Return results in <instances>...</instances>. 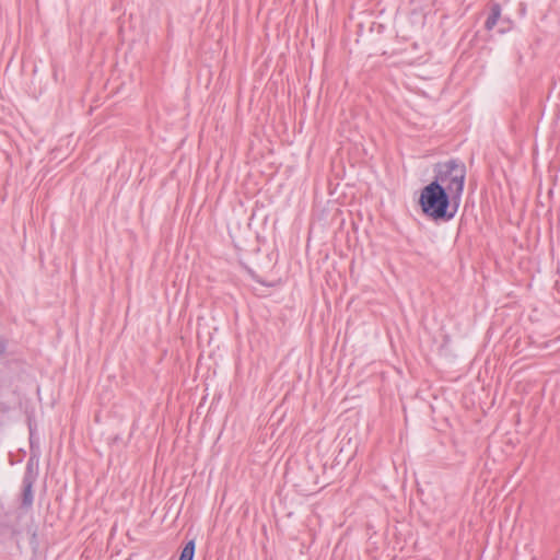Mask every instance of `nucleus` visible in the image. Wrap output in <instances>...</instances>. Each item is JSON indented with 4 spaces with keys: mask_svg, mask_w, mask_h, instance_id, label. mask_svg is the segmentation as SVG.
I'll list each match as a JSON object with an SVG mask.
<instances>
[{
    "mask_svg": "<svg viewBox=\"0 0 560 560\" xmlns=\"http://www.w3.org/2000/svg\"><path fill=\"white\" fill-rule=\"evenodd\" d=\"M434 180L453 197V203L458 205L464 190L466 166L456 160L438 163L434 166Z\"/></svg>",
    "mask_w": 560,
    "mask_h": 560,
    "instance_id": "obj_1",
    "label": "nucleus"
},
{
    "mask_svg": "<svg viewBox=\"0 0 560 560\" xmlns=\"http://www.w3.org/2000/svg\"><path fill=\"white\" fill-rule=\"evenodd\" d=\"M453 197L445 191L438 183H430L420 194L419 203L425 215L434 220H450L454 217L455 210L448 212Z\"/></svg>",
    "mask_w": 560,
    "mask_h": 560,
    "instance_id": "obj_2",
    "label": "nucleus"
},
{
    "mask_svg": "<svg viewBox=\"0 0 560 560\" xmlns=\"http://www.w3.org/2000/svg\"><path fill=\"white\" fill-rule=\"evenodd\" d=\"M33 480L31 477L23 479V492H22V504L25 508H30L33 504Z\"/></svg>",
    "mask_w": 560,
    "mask_h": 560,
    "instance_id": "obj_3",
    "label": "nucleus"
},
{
    "mask_svg": "<svg viewBox=\"0 0 560 560\" xmlns=\"http://www.w3.org/2000/svg\"><path fill=\"white\" fill-rule=\"evenodd\" d=\"M500 15H501V8H500V5L499 4H493L492 8H491V13H490V15L488 16V19L486 21V27L488 30L493 28L497 25Z\"/></svg>",
    "mask_w": 560,
    "mask_h": 560,
    "instance_id": "obj_4",
    "label": "nucleus"
},
{
    "mask_svg": "<svg viewBox=\"0 0 560 560\" xmlns=\"http://www.w3.org/2000/svg\"><path fill=\"white\" fill-rule=\"evenodd\" d=\"M195 556V540H189L183 548L179 560H192Z\"/></svg>",
    "mask_w": 560,
    "mask_h": 560,
    "instance_id": "obj_5",
    "label": "nucleus"
},
{
    "mask_svg": "<svg viewBox=\"0 0 560 560\" xmlns=\"http://www.w3.org/2000/svg\"><path fill=\"white\" fill-rule=\"evenodd\" d=\"M7 349V342L2 336H0V355H2L5 352Z\"/></svg>",
    "mask_w": 560,
    "mask_h": 560,
    "instance_id": "obj_6",
    "label": "nucleus"
}]
</instances>
